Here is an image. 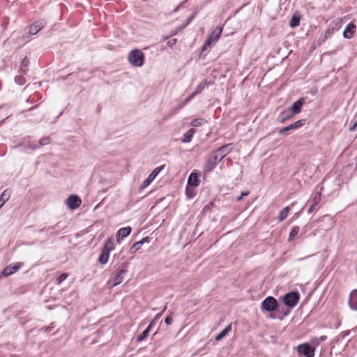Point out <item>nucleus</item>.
Listing matches in <instances>:
<instances>
[{"mask_svg":"<svg viewBox=\"0 0 357 357\" xmlns=\"http://www.w3.org/2000/svg\"><path fill=\"white\" fill-rule=\"evenodd\" d=\"M165 321L167 325H170L172 323V319L170 317H167L165 318Z\"/></svg>","mask_w":357,"mask_h":357,"instance_id":"obj_39","label":"nucleus"},{"mask_svg":"<svg viewBox=\"0 0 357 357\" xmlns=\"http://www.w3.org/2000/svg\"><path fill=\"white\" fill-rule=\"evenodd\" d=\"M294 130L292 128H291V125H289L288 126H286L283 128H282L280 130V134H284L285 132L287 131H289V130Z\"/></svg>","mask_w":357,"mask_h":357,"instance_id":"obj_37","label":"nucleus"},{"mask_svg":"<svg viewBox=\"0 0 357 357\" xmlns=\"http://www.w3.org/2000/svg\"><path fill=\"white\" fill-rule=\"evenodd\" d=\"M315 206H317V205L314 204H312L308 210V213H311L314 210Z\"/></svg>","mask_w":357,"mask_h":357,"instance_id":"obj_43","label":"nucleus"},{"mask_svg":"<svg viewBox=\"0 0 357 357\" xmlns=\"http://www.w3.org/2000/svg\"><path fill=\"white\" fill-rule=\"evenodd\" d=\"M23 264L22 262H17L14 265H8L2 271L1 275H0V278L1 276L8 277L15 272H17L22 266Z\"/></svg>","mask_w":357,"mask_h":357,"instance_id":"obj_7","label":"nucleus"},{"mask_svg":"<svg viewBox=\"0 0 357 357\" xmlns=\"http://www.w3.org/2000/svg\"><path fill=\"white\" fill-rule=\"evenodd\" d=\"M68 273H66L61 274L56 280V284L59 285L63 281H64L68 278Z\"/></svg>","mask_w":357,"mask_h":357,"instance_id":"obj_33","label":"nucleus"},{"mask_svg":"<svg viewBox=\"0 0 357 357\" xmlns=\"http://www.w3.org/2000/svg\"><path fill=\"white\" fill-rule=\"evenodd\" d=\"M321 198V194L317 192L313 198V204L317 205Z\"/></svg>","mask_w":357,"mask_h":357,"instance_id":"obj_36","label":"nucleus"},{"mask_svg":"<svg viewBox=\"0 0 357 357\" xmlns=\"http://www.w3.org/2000/svg\"><path fill=\"white\" fill-rule=\"evenodd\" d=\"M207 82L206 80H204L201 82L198 86H197L195 91L192 92L187 98H185L183 102H182V105L181 107H183L189 101H190L196 95L201 93L202 90L205 88L206 86Z\"/></svg>","mask_w":357,"mask_h":357,"instance_id":"obj_9","label":"nucleus"},{"mask_svg":"<svg viewBox=\"0 0 357 357\" xmlns=\"http://www.w3.org/2000/svg\"><path fill=\"white\" fill-rule=\"evenodd\" d=\"M132 229L130 227H126L121 228L116 233V241L118 243H121L122 239L129 236L131 233Z\"/></svg>","mask_w":357,"mask_h":357,"instance_id":"obj_10","label":"nucleus"},{"mask_svg":"<svg viewBox=\"0 0 357 357\" xmlns=\"http://www.w3.org/2000/svg\"><path fill=\"white\" fill-rule=\"evenodd\" d=\"M199 174L196 172L191 173L188 179V185L196 187L199 185Z\"/></svg>","mask_w":357,"mask_h":357,"instance_id":"obj_14","label":"nucleus"},{"mask_svg":"<svg viewBox=\"0 0 357 357\" xmlns=\"http://www.w3.org/2000/svg\"><path fill=\"white\" fill-rule=\"evenodd\" d=\"M160 315H161V313L158 314L156 315V317H155V319H158V317H160Z\"/></svg>","mask_w":357,"mask_h":357,"instance_id":"obj_45","label":"nucleus"},{"mask_svg":"<svg viewBox=\"0 0 357 357\" xmlns=\"http://www.w3.org/2000/svg\"><path fill=\"white\" fill-rule=\"evenodd\" d=\"M355 130H357V121L350 128V131H354Z\"/></svg>","mask_w":357,"mask_h":357,"instance_id":"obj_41","label":"nucleus"},{"mask_svg":"<svg viewBox=\"0 0 357 357\" xmlns=\"http://www.w3.org/2000/svg\"><path fill=\"white\" fill-rule=\"evenodd\" d=\"M294 115V112H292V111H291L290 109L288 108L287 109L284 110L283 112H281L279 118L281 122H284V121L291 118Z\"/></svg>","mask_w":357,"mask_h":357,"instance_id":"obj_20","label":"nucleus"},{"mask_svg":"<svg viewBox=\"0 0 357 357\" xmlns=\"http://www.w3.org/2000/svg\"><path fill=\"white\" fill-rule=\"evenodd\" d=\"M305 100L304 98H300L297 101H296L294 105L289 107L290 110L294 112V114H298L301 112V107L304 104Z\"/></svg>","mask_w":357,"mask_h":357,"instance_id":"obj_15","label":"nucleus"},{"mask_svg":"<svg viewBox=\"0 0 357 357\" xmlns=\"http://www.w3.org/2000/svg\"><path fill=\"white\" fill-rule=\"evenodd\" d=\"M296 351L298 355L304 356L305 357H314V348L311 347L309 343H303L296 347Z\"/></svg>","mask_w":357,"mask_h":357,"instance_id":"obj_3","label":"nucleus"},{"mask_svg":"<svg viewBox=\"0 0 357 357\" xmlns=\"http://www.w3.org/2000/svg\"><path fill=\"white\" fill-rule=\"evenodd\" d=\"M115 248L114 241L113 238L109 237L105 241L102 250L110 253L111 251L114 250Z\"/></svg>","mask_w":357,"mask_h":357,"instance_id":"obj_17","label":"nucleus"},{"mask_svg":"<svg viewBox=\"0 0 357 357\" xmlns=\"http://www.w3.org/2000/svg\"><path fill=\"white\" fill-rule=\"evenodd\" d=\"M49 142H50V139L48 137H43L39 141V145L40 146L46 145V144H49Z\"/></svg>","mask_w":357,"mask_h":357,"instance_id":"obj_35","label":"nucleus"},{"mask_svg":"<svg viewBox=\"0 0 357 357\" xmlns=\"http://www.w3.org/2000/svg\"><path fill=\"white\" fill-rule=\"evenodd\" d=\"M195 133L193 128L190 129L186 133L184 134L183 138L181 139L183 143H188L192 140V138Z\"/></svg>","mask_w":357,"mask_h":357,"instance_id":"obj_22","label":"nucleus"},{"mask_svg":"<svg viewBox=\"0 0 357 357\" xmlns=\"http://www.w3.org/2000/svg\"><path fill=\"white\" fill-rule=\"evenodd\" d=\"M22 64L24 66H26L28 65V60L26 59V58H24L22 62Z\"/></svg>","mask_w":357,"mask_h":357,"instance_id":"obj_42","label":"nucleus"},{"mask_svg":"<svg viewBox=\"0 0 357 357\" xmlns=\"http://www.w3.org/2000/svg\"><path fill=\"white\" fill-rule=\"evenodd\" d=\"M155 178H153L150 174L149 176L147 177L146 179H145L143 183L141 184V186H140V189L141 190H143L144 188H146L147 186H149L151 182L154 180Z\"/></svg>","mask_w":357,"mask_h":357,"instance_id":"obj_29","label":"nucleus"},{"mask_svg":"<svg viewBox=\"0 0 357 357\" xmlns=\"http://www.w3.org/2000/svg\"><path fill=\"white\" fill-rule=\"evenodd\" d=\"M301 17V15L299 12H295L289 22L290 26L292 28L298 26L300 24Z\"/></svg>","mask_w":357,"mask_h":357,"instance_id":"obj_18","label":"nucleus"},{"mask_svg":"<svg viewBox=\"0 0 357 357\" xmlns=\"http://www.w3.org/2000/svg\"><path fill=\"white\" fill-rule=\"evenodd\" d=\"M289 211V206H286L282 210H281L278 218V220L280 222L283 221L287 217Z\"/></svg>","mask_w":357,"mask_h":357,"instance_id":"obj_26","label":"nucleus"},{"mask_svg":"<svg viewBox=\"0 0 357 357\" xmlns=\"http://www.w3.org/2000/svg\"><path fill=\"white\" fill-rule=\"evenodd\" d=\"M146 242H149L148 238H144L141 241L135 243L130 248V253H135L137 250H139L141 248L142 245Z\"/></svg>","mask_w":357,"mask_h":357,"instance_id":"obj_19","label":"nucleus"},{"mask_svg":"<svg viewBox=\"0 0 357 357\" xmlns=\"http://www.w3.org/2000/svg\"><path fill=\"white\" fill-rule=\"evenodd\" d=\"M153 324H154V320L153 321H151V324H149V326H148V328L144 331H143L141 335H139L137 337L138 342H141V341L144 340L148 336V335L150 332V329L153 326Z\"/></svg>","mask_w":357,"mask_h":357,"instance_id":"obj_24","label":"nucleus"},{"mask_svg":"<svg viewBox=\"0 0 357 357\" xmlns=\"http://www.w3.org/2000/svg\"><path fill=\"white\" fill-rule=\"evenodd\" d=\"M206 123H207V121L205 119L197 118V119H193L191 121L190 125L192 127H199V126H202L206 124Z\"/></svg>","mask_w":357,"mask_h":357,"instance_id":"obj_25","label":"nucleus"},{"mask_svg":"<svg viewBox=\"0 0 357 357\" xmlns=\"http://www.w3.org/2000/svg\"><path fill=\"white\" fill-rule=\"evenodd\" d=\"M10 193L7 190H4L0 197V208L5 204V203L9 199Z\"/></svg>","mask_w":357,"mask_h":357,"instance_id":"obj_27","label":"nucleus"},{"mask_svg":"<svg viewBox=\"0 0 357 357\" xmlns=\"http://www.w3.org/2000/svg\"><path fill=\"white\" fill-rule=\"evenodd\" d=\"M38 147V145H36V146H34L33 147V149H37Z\"/></svg>","mask_w":357,"mask_h":357,"instance_id":"obj_46","label":"nucleus"},{"mask_svg":"<svg viewBox=\"0 0 357 357\" xmlns=\"http://www.w3.org/2000/svg\"><path fill=\"white\" fill-rule=\"evenodd\" d=\"M349 305L351 309L357 310V289L351 292L349 299Z\"/></svg>","mask_w":357,"mask_h":357,"instance_id":"obj_13","label":"nucleus"},{"mask_svg":"<svg viewBox=\"0 0 357 357\" xmlns=\"http://www.w3.org/2000/svg\"><path fill=\"white\" fill-rule=\"evenodd\" d=\"M164 165L159 166L156 167L151 174L150 175L153 178H155V177L158 175V174L163 169Z\"/></svg>","mask_w":357,"mask_h":357,"instance_id":"obj_31","label":"nucleus"},{"mask_svg":"<svg viewBox=\"0 0 357 357\" xmlns=\"http://www.w3.org/2000/svg\"><path fill=\"white\" fill-rule=\"evenodd\" d=\"M231 331V324H229L220 333L217 335L215 337L216 341L221 340L225 335H227Z\"/></svg>","mask_w":357,"mask_h":357,"instance_id":"obj_21","label":"nucleus"},{"mask_svg":"<svg viewBox=\"0 0 357 357\" xmlns=\"http://www.w3.org/2000/svg\"><path fill=\"white\" fill-rule=\"evenodd\" d=\"M231 144H226L218 149L209 158L204 166L205 172L212 171L217 164L220 162L231 151Z\"/></svg>","mask_w":357,"mask_h":357,"instance_id":"obj_1","label":"nucleus"},{"mask_svg":"<svg viewBox=\"0 0 357 357\" xmlns=\"http://www.w3.org/2000/svg\"><path fill=\"white\" fill-rule=\"evenodd\" d=\"M66 203L70 209L75 210L81 205L82 200L78 196L71 195L68 197Z\"/></svg>","mask_w":357,"mask_h":357,"instance_id":"obj_8","label":"nucleus"},{"mask_svg":"<svg viewBox=\"0 0 357 357\" xmlns=\"http://www.w3.org/2000/svg\"><path fill=\"white\" fill-rule=\"evenodd\" d=\"M222 31V28L218 26L215 28L211 34L208 36L205 43L203 45V50H206L207 46H210L212 43H216Z\"/></svg>","mask_w":357,"mask_h":357,"instance_id":"obj_5","label":"nucleus"},{"mask_svg":"<svg viewBox=\"0 0 357 357\" xmlns=\"http://www.w3.org/2000/svg\"><path fill=\"white\" fill-rule=\"evenodd\" d=\"M128 59L133 66L142 67L144 62V54L140 50H132L130 52Z\"/></svg>","mask_w":357,"mask_h":357,"instance_id":"obj_2","label":"nucleus"},{"mask_svg":"<svg viewBox=\"0 0 357 357\" xmlns=\"http://www.w3.org/2000/svg\"><path fill=\"white\" fill-rule=\"evenodd\" d=\"M176 43V39H172V40H169L167 44H168L169 46L172 47L174 45H175Z\"/></svg>","mask_w":357,"mask_h":357,"instance_id":"obj_40","label":"nucleus"},{"mask_svg":"<svg viewBox=\"0 0 357 357\" xmlns=\"http://www.w3.org/2000/svg\"><path fill=\"white\" fill-rule=\"evenodd\" d=\"M291 128L295 130V129H298L299 128H301L303 125V120H299V121H297L296 122H294V123H291Z\"/></svg>","mask_w":357,"mask_h":357,"instance_id":"obj_34","label":"nucleus"},{"mask_svg":"<svg viewBox=\"0 0 357 357\" xmlns=\"http://www.w3.org/2000/svg\"><path fill=\"white\" fill-rule=\"evenodd\" d=\"M278 307L277 300L272 297H267L261 303V309L268 312L274 311Z\"/></svg>","mask_w":357,"mask_h":357,"instance_id":"obj_6","label":"nucleus"},{"mask_svg":"<svg viewBox=\"0 0 357 357\" xmlns=\"http://www.w3.org/2000/svg\"><path fill=\"white\" fill-rule=\"evenodd\" d=\"M356 32V25L351 22L344 29L343 36L345 38L350 39L354 36Z\"/></svg>","mask_w":357,"mask_h":357,"instance_id":"obj_12","label":"nucleus"},{"mask_svg":"<svg viewBox=\"0 0 357 357\" xmlns=\"http://www.w3.org/2000/svg\"><path fill=\"white\" fill-rule=\"evenodd\" d=\"M327 337L326 335H322L320 337H314L310 340L309 344L315 349L317 347H318L322 342L325 341Z\"/></svg>","mask_w":357,"mask_h":357,"instance_id":"obj_16","label":"nucleus"},{"mask_svg":"<svg viewBox=\"0 0 357 357\" xmlns=\"http://www.w3.org/2000/svg\"><path fill=\"white\" fill-rule=\"evenodd\" d=\"M299 230H300V229L298 227H297V226L294 227L289 234V241L293 240V238L298 234Z\"/></svg>","mask_w":357,"mask_h":357,"instance_id":"obj_30","label":"nucleus"},{"mask_svg":"<svg viewBox=\"0 0 357 357\" xmlns=\"http://www.w3.org/2000/svg\"><path fill=\"white\" fill-rule=\"evenodd\" d=\"M45 24V22L43 20L36 22L29 27V33L32 35H36L40 31Z\"/></svg>","mask_w":357,"mask_h":357,"instance_id":"obj_11","label":"nucleus"},{"mask_svg":"<svg viewBox=\"0 0 357 357\" xmlns=\"http://www.w3.org/2000/svg\"><path fill=\"white\" fill-rule=\"evenodd\" d=\"M193 17H194V16H193V15H192V16H191V17L188 19V20L187 23L184 25V26H183V27H185V26H187V25L190 22V21L193 19Z\"/></svg>","mask_w":357,"mask_h":357,"instance_id":"obj_44","label":"nucleus"},{"mask_svg":"<svg viewBox=\"0 0 357 357\" xmlns=\"http://www.w3.org/2000/svg\"><path fill=\"white\" fill-rule=\"evenodd\" d=\"M15 82L19 85H23L26 82V79L22 75H17L15 78Z\"/></svg>","mask_w":357,"mask_h":357,"instance_id":"obj_32","label":"nucleus"},{"mask_svg":"<svg viewBox=\"0 0 357 357\" xmlns=\"http://www.w3.org/2000/svg\"><path fill=\"white\" fill-rule=\"evenodd\" d=\"M249 195V191H244V192H241V195H240V196H238V197L236 198V200H237L238 202H239V201H241V200L243 199V197H245V196H247V195Z\"/></svg>","mask_w":357,"mask_h":357,"instance_id":"obj_38","label":"nucleus"},{"mask_svg":"<svg viewBox=\"0 0 357 357\" xmlns=\"http://www.w3.org/2000/svg\"><path fill=\"white\" fill-rule=\"evenodd\" d=\"M109 252H107L104 250H102L101 254L99 256L98 261L100 264L104 265L106 264L108 262L109 258Z\"/></svg>","mask_w":357,"mask_h":357,"instance_id":"obj_23","label":"nucleus"},{"mask_svg":"<svg viewBox=\"0 0 357 357\" xmlns=\"http://www.w3.org/2000/svg\"><path fill=\"white\" fill-rule=\"evenodd\" d=\"M126 270H121L119 272V273L116 275V276L114 278V285L119 284L123 281L122 275H123L126 273Z\"/></svg>","mask_w":357,"mask_h":357,"instance_id":"obj_28","label":"nucleus"},{"mask_svg":"<svg viewBox=\"0 0 357 357\" xmlns=\"http://www.w3.org/2000/svg\"><path fill=\"white\" fill-rule=\"evenodd\" d=\"M283 301L287 306L294 307L298 303L299 294L295 291L288 293L284 295Z\"/></svg>","mask_w":357,"mask_h":357,"instance_id":"obj_4","label":"nucleus"}]
</instances>
